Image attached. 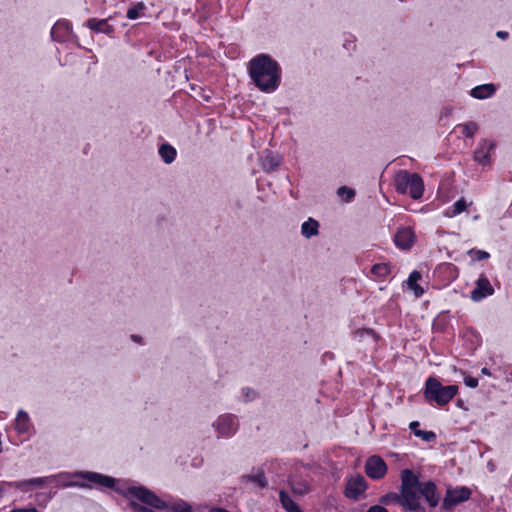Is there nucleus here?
<instances>
[{"label": "nucleus", "mask_w": 512, "mask_h": 512, "mask_svg": "<svg viewBox=\"0 0 512 512\" xmlns=\"http://www.w3.org/2000/svg\"><path fill=\"white\" fill-rule=\"evenodd\" d=\"M54 480H57L59 485L62 486H79L89 488L92 487V485L112 488L115 484L114 478L96 472H65L54 476L32 478L26 481L16 482L13 483V486L18 488H23L24 485L41 486ZM10 485H12V483H10Z\"/></svg>", "instance_id": "nucleus-1"}, {"label": "nucleus", "mask_w": 512, "mask_h": 512, "mask_svg": "<svg viewBox=\"0 0 512 512\" xmlns=\"http://www.w3.org/2000/svg\"><path fill=\"white\" fill-rule=\"evenodd\" d=\"M248 71L255 86L262 92L272 93L280 85L281 67L267 54L253 57L249 61Z\"/></svg>", "instance_id": "nucleus-2"}, {"label": "nucleus", "mask_w": 512, "mask_h": 512, "mask_svg": "<svg viewBox=\"0 0 512 512\" xmlns=\"http://www.w3.org/2000/svg\"><path fill=\"white\" fill-rule=\"evenodd\" d=\"M127 497H134L140 502L146 504L157 510L163 509H171L173 512H191V506L183 501L179 500L172 505H168V503L161 498H159L154 492L148 490L143 486H131L127 488L125 493Z\"/></svg>", "instance_id": "nucleus-3"}, {"label": "nucleus", "mask_w": 512, "mask_h": 512, "mask_svg": "<svg viewBox=\"0 0 512 512\" xmlns=\"http://www.w3.org/2000/svg\"><path fill=\"white\" fill-rule=\"evenodd\" d=\"M458 392V386H443L437 379L429 377L426 380L424 396L427 401L439 406L448 404Z\"/></svg>", "instance_id": "nucleus-4"}, {"label": "nucleus", "mask_w": 512, "mask_h": 512, "mask_svg": "<svg viewBox=\"0 0 512 512\" xmlns=\"http://www.w3.org/2000/svg\"><path fill=\"white\" fill-rule=\"evenodd\" d=\"M394 185L398 193L409 194L413 199H419L423 195V180L416 173H409L406 170H400L395 175Z\"/></svg>", "instance_id": "nucleus-5"}, {"label": "nucleus", "mask_w": 512, "mask_h": 512, "mask_svg": "<svg viewBox=\"0 0 512 512\" xmlns=\"http://www.w3.org/2000/svg\"><path fill=\"white\" fill-rule=\"evenodd\" d=\"M471 496V490L468 487H449L443 500V508L449 510L465 501Z\"/></svg>", "instance_id": "nucleus-6"}, {"label": "nucleus", "mask_w": 512, "mask_h": 512, "mask_svg": "<svg viewBox=\"0 0 512 512\" xmlns=\"http://www.w3.org/2000/svg\"><path fill=\"white\" fill-rule=\"evenodd\" d=\"M213 426L217 430L220 436L230 437L235 434L238 428L237 417L233 414L220 415Z\"/></svg>", "instance_id": "nucleus-7"}, {"label": "nucleus", "mask_w": 512, "mask_h": 512, "mask_svg": "<svg viewBox=\"0 0 512 512\" xmlns=\"http://www.w3.org/2000/svg\"><path fill=\"white\" fill-rule=\"evenodd\" d=\"M365 472L368 477L379 480L387 473V465L380 456L373 455L366 460Z\"/></svg>", "instance_id": "nucleus-8"}, {"label": "nucleus", "mask_w": 512, "mask_h": 512, "mask_svg": "<svg viewBox=\"0 0 512 512\" xmlns=\"http://www.w3.org/2000/svg\"><path fill=\"white\" fill-rule=\"evenodd\" d=\"M366 488V480L362 475L352 476L347 481L345 496L349 499L358 500Z\"/></svg>", "instance_id": "nucleus-9"}, {"label": "nucleus", "mask_w": 512, "mask_h": 512, "mask_svg": "<svg viewBox=\"0 0 512 512\" xmlns=\"http://www.w3.org/2000/svg\"><path fill=\"white\" fill-rule=\"evenodd\" d=\"M420 489H400L402 506L410 511H416L420 508Z\"/></svg>", "instance_id": "nucleus-10"}, {"label": "nucleus", "mask_w": 512, "mask_h": 512, "mask_svg": "<svg viewBox=\"0 0 512 512\" xmlns=\"http://www.w3.org/2000/svg\"><path fill=\"white\" fill-rule=\"evenodd\" d=\"M494 293V289L485 275H480L476 282V287L471 291V299L473 301H480L487 296Z\"/></svg>", "instance_id": "nucleus-11"}, {"label": "nucleus", "mask_w": 512, "mask_h": 512, "mask_svg": "<svg viewBox=\"0 0 512 512\" xmlns=\"http://www.w3.org/2000/svg\"><path fill=\"white\" fill-rule=\"evenodd\" d=\"M414 240V232L409 227L399 228L394 236L395 245L403 250L410 249L414 243Z\"/></svg>", "instance_id": "nucleus-12"}, {"label": "nucleus", "mask_w": 512, "mask_h": 512, "mask_svg": "<svg viewBox=\"0 0 512 512\" xmlns=\"http://www.w3.org/2000/svg\"><path fill=\"white\" fill-rule=\"evenodd\" d=\"M72 29L67 21H58L51 29V37L58 42H65L70 39Z\"/></svg>", "instance_id": "nucleus-13"}, {"label": "nucleus", "mask_w": 512, "mask_h": 512, "mask_svg": "<svg viewBox=\"0 0 512 512\" xmlns=\"http://www.w3.org/2000/svg\"><path fill=\"white\" fill-rule=\"evenodd\" d=\"M494 148V144L487 140H482L478 148L474 152V160L479 164L486 166L490 164V152Z\"/></svg>", "instance_id": "nucleus-14"}, {"label": "nucleus", "mask_w": 512, "mask_h": 512, "mask_svg": "<svg viewBox=\"0 0 512 512\" xmlns=\"http://www.w3.org/2000/svg\"><path fill=\"white\" fill-rule=\"evenodd\" d=\"M420 493V496H424L431 507H436L438 505L439 496L437 494L436 485L433 482L429 481L424 483L420 489Z\"/></svg>", "instance_id": "nucleus-15"}, {"label": "nucleus", "mask_w": 512, "mask_h": 512, "mask_svg": "<svg viewBox=\"0 0 512 512\" xmlns=\"http://www.w3.org/2000/svg\"><path fill=\"white\" fill-rule=\"evenodd\" d=\"M422 485L419 482L417 475L410 469L401 471V486L400 489L419 488Z\"/></svg>", "instance_id": "nucleus-16"}, {"label": "nucleus", "mask_w": 512, "mask_h": 512, "mask_svg": "<svg viewBox=\"0 0 512 512\" xmlns=\"http://www.w3.org/2000/svg\"><path fill=\"white\" fill-rule=\"evenodd\" d=\"M87 26L97 33L110 34L113 32V27L108 23V19L91 18L87 21Z\"/></svg>", "instance_id": "nucleus-17"}, {"label": "nucleus", "mask_w": 512, "mask_h": 512, "mask_svg": "<svg viewBox=\"0 0 512 512\" xmlns=\"http://www.w3.org/2000/svg\"><path fill=\"white\" fill-rule=\"evenodd\" d=\"M495 91L496 87L494 84H483L474 87L470 91V95L476 99H486L491 97L495 93Z\"/></svg>", "instance_id": "nucleus-18"}, {"label": "nucleus", "mask_w": 512, "mask_h": 512, "mask_svg": "<svg viewBox=\"0 0 512 512\" xmlns=\"http://www.w3.org/2000/svg\"><path fill=\"white\" fill-rule=\"evenodd\" d=\"M301 234L307 239L317 236L319 234V222L314 218H308V220L301 225Z\"/></svg>", "instance_id": "nucleus-19"}, {"label": "nucleus", "mask_w": 512, "mask_h": 512, "mask_svg": "<svg viewBox=\"0 0 512 512\" xmlns=\"http://www.w3.org/2000/svg\"><path fill=\"white\" fill-rule=\"evenodd\" d=\"M30 426V419L28 414L20 410L17 414V417L15 419V428L18 431V433H26L29 430Z\"/></svg>", "instance_id": "nucleus-20"}, {"label": "nucleus", "mask_w": 512, "mask_h": 512, "mask_svg": "<svg viewBox=\"0 0 512 512\" xmlns=\"http://www.w3.org/2000/svg\"><path fill=\"white\" fill-rule=\"evenodd\" d=\"M280 502L282 504V507L287 512H303L299 505L295 503L291 497L284 491H280L279 493Z\"/></svg>", "instance_id": "nucleus-21"}, {"label": "nucleus", "mask_w": 512, "mask_h": 512, "mask_svg": "<svg viewBox=\"0 0 512 512\" xmlns=\"http://www.w3.org/2000/svg\"><path fill=\"white\" fill-rule=\"evenodd\" d=\"M159 155L166 164H170L175 160L176 149L170 144H162L159 147Z\"/></svg>", "instance_id": "nucleus-22"}, {"label": "nucleus", "mask_w": 512, "mask_h": 512, "mask_svg": "<svg viewBox=\"0 0 512 512\" xmlns=\"http://www.w3.org/2000/svg\"><path fill=\"white\" fill-rule=\"evenodd\" d=\"M468 207V203L465 198H460L457 200L452 206H450L445 211V216L447 217H455L458 214L462 213Z\"/></svg>", "instance_id": "nucleus-23"}, {"label": "nucleus", "mask_w": 512, "mask_h": 512, "mask_svg": "<svg viewBox=\"0 0 512 512\" xmlns=\"http://www.w3.org/2000/svg\"><path fill=\"white\" fill-rule=\"evenodd\" d=\"M421 279V274L418 271H413L407 280L408 287L414 291L416 297H420L424 290L417 284V282Z\"/></svg>", "instance_id": "nucleus-24"}, {"label": "nucleus", "mask_w": 512, "mask_h": 512, "mask_svg": "<svg viewBox=\"0 0 512 512\" xmlns=\"http://www.w3.org/2000/svg\"><path fill=\"white\" fill-rule=\"evenodd\" d=\"M371 273L376 279H384L391 273L388 263H377L372 266Z\"/></svg>", "instance_id": "nucleus-25"}, {"label": "nucleus", "mask_w": 512, "mask_h": 512, "mask_svg": "<svg viewBox=\"0 0 512 512\" xmlns=\"http://www.w3.org/2000/svg\"><path fill=\"white\" fill-rule=\"evenodd\" d=\"M280 164L278 157L272 155L271 153L267 154L263 159V168L268 171L275 170Z\"/></svg>", "instance_id": "nucleus-26"}, {"label": "nucleus", "mask_w": 512, "mask_h": 512, "mask_svg": "<svg viewBox=\"0 0 512 512\" xmlns=\"http://www.w3.org/2000/svg\"><path fill=\"white\" fill-rule=\"evenodd\" d=\"M146 8L145 4L143 2H138L137 4H135L134 6L130 7L128 10H127V18H129L130 20H135L137 19L141 12Z\"/></svg>", "instance_id": "nucleus-27"}, {"label": "nucleus", "mask_w": 512, "mask_h": 512, "mask_svg": "<svg viewBox=\"0 0 512 512\" xmlns=\"http://www.w3.org/2000/svg\"><path fill=\"white\" fill-rule=\"evenodd\" d=\"M459 128H461L462 130V133L466 136V137H473L474 134L477 132L478 130V124L476 122H473V121H470V122H467V123H464V124H461L458 126Z\"/></svg>", "instance_id": "nucleus-28"}, {"label": "nucleus", "mask_w": 512, "mask_h": 512, "mask_svg": "<svg viewBox=\"0 0 512 512\" xmlns=\"http://www.w3.org/2000/svg\"><path fill=\"white\" fill-rule=\"evenodd\" d=\"M401 493H388L380 498V502L384 505H389L391 503H397L402 506Z\"/></svg>", "instance_id": "nucleus-29"}, {"label": "nucleus", "mask_w": 512, "mask_h": 512, "mask_svg": "<svg viewBox=\"0 0 512 512\" xmlns=\"http://www.w3.org/2000/svg\"><path fill=\"white\" fill-rule=\"evenodd\" d=\"M337 194L342 197L345 202H350L355 197V190L347 186H342L338 188Z\"/></svg>", "instance_id": "nucleus-30"}, {"label": "nucleus", "mask_w": 512, "mask_h": 512, "mask_svg": "<svg viewBox=\"0 0 512 512\" xmlns=\"http://www.w3.org/2000/svg\"><path fill=\"white\" fill-rule=\"evenodd\" d=\"M243 478L247 479L248 481L256 483L261 488L267 486V480L262 472H259L255 475H246Z\"/></svg>", "instance_id": "nucleus-31"}, {"label": "nucleus", "mask_w": 512, "mask_h": 512, "mask_svg": "<svg viewBox=\"0 0 512 512\" xmlns=\"http://www.w3.org/2000/svg\"><path fill=\"white\" fill-rule=\"evenodd\" d=\"M468 255L473 261H482L490 257L489 253L484 250L470 249Z\"/></svg>", "instance_id": "nucleus-32"}, {"label": "nucleus", "mask_w": 512, "mask_h": 512, "mask_svg": "<svg viewBox=\"0 0 512 512\" xmlns=\"http://www.w3.org/2000/svg\"><path fill=\"white\" fill-rule=\"evenodd\" d=\"M414 435L416 437H419V438L423 439L426 442L433 441L436 438V435H435L434 432H432V431H424V430H420V429L414 430Z\"/></svg>", "instance_id": "nucleus-33"}, {"label": "nucleus", "mask_w": 512, "mask_h": 512, "mask_svg": "<svg viewBox=\"0 0 512 512\" xmlns=\"http://www.w3.org/2000/svg\"><path fill=\"white\" fill-rule=\"evenodd\" d=\"M354 336H355V338H359V339H362L365 336H371L374 339L376 337L374 331L371 330V329H360V330H357V331H355Z\"/></svg>", "instance_id": "nucleus-34"}, {"label": "nucleus", "mask_w": 512, "mask_h": 512, "mask_svg": "<svg viewBox=\"0 0 512 512\" xmlns=\"http://www.w3.org/2000/svg\"><path fill=\"white\" fill-rule=\"evenodd\" d=\"M464 382L470 388H476L478 386V379L474 377H465Z\"/></svg>", "instance_id": "nucleus-35"}, {"label": "nucleus", "mask_w": 512, "mask_h": 512, "mask_svg": "<svg viewBox=\"0 0 512 512\" xmlns=\"http://www.w3.org/2000/svg\"><path fill=\"white\" fill-rule=\"evenodd\" d=\"M294 492L299 494H304L310 490V487L307 483L301 484L299 487H293Z\"/></svg>", "instance_id": "nucleus-36"}, {"label": "nucleus", "mask_w": 512, "mask_h": 512, "mask_svg": "<svg viewBox=\"0 0 512 512\" xmlns=\"http://www.w3.org/2000/svg\"><path fill=\"white\" fill-rule=\"evenodd\" d=\"M367 512H388V511H387V509H385L382 506L375 505V506L370 507Z\"/></svg>", "instance_id": "nucleus-37"}, {"label": "nucleus", "mask_w": 512, "mask_h": 512, "mask_svg": "<svg viewBox=\"0 0 512 512\" xmlns=\"http://www.w3.org/2000/svg\"><path fill=\"white\" fill-rule=\"evenodd\" d=\"M243 391H245V396L247 398V400H252L255 398V391L251 390V389H244Z\"/></svg>", "instance_id": "nucleus-38"}, {"label": "nucleus", "mask_w": 512, "mask_h": 512, "mask_svg": "<svg viewBox=\"0 0 512 512\" xmlns=\"http://www.w3.org/2000/svg\"><path fill=\"white\" fill-rule=\"evenodd\" d=\"M10 512H38L35 508H28V509H14V510H11Z\"/></svg>", "instance_id": "nucleus-39"}, {"label": "nucleus", "mask_w": 512, "mask_h": 512, "mask_svg": "<svg viewBox=\"0 0 512 512\" xmlns=\"http://www.w3.org/2000/svg\"><path fill=\"white\" fill-rule=\"evenodd\" d=\"M418 427H419V422L418 421H413L410 423L409 425V428L414 432V430H418Z\"/></svg>", "instance_id": "nucleus-40"}, {"label": "nucleus", "mask_w": 512, "mask_h": 512, "mask_svg": "<svg viewBox=\"0 0 512 512\" xmlns=\"http://www.w3.org/2000/svg\"><path fill=\"white\" fill-rule=\"evenodd\" d=\"M496 35H497V37H499L501 39H506L508 37V32H506V31H498Z\"/></svg>", "instance_id": "nucleus-41"}, {"label": "nucleus", "mask_w": 512, "mask_h": 512, "mask_svg": "<svg viewBox=\"0 0 512 512\" xmlns=\"http://www.w3.org/2000/svg\"><path fill=\"white\" fill-rule=\"evenodd\" d=\"M506 380L507 381H512V368L508 371H506Z\"/></svg>", "instance_id": "nucleus-42"}, {"label": "nucleus", "mask_w": 512, "mask_h": 512, "mask_svg": "<svg viewBox=\"0 0 512 512\" xmlns=\"http://www.w3.org/2000/svg\"><path fill=\"white\" fill-rule=\"evenodd\" d=\"M481 372H482V374L487 375V376H490V375H491V373H490L489 369H488V368H486V367L482 368Z\"/></svg>", "instance_id": "nucleus-43"}, {"label": "nucleus", "mask_w": 512, "mask_h": 512, "mask_svg": "<svg viewBox=\"0 0 512 512\" xmlns=\"http://www.w3.org/2000/svg\"><path fill=\"white\" fill-rule=\"evenodd\" d=\"M132 338H133L134 341H138V337L137 336L134 335V336H132Z\"/></svg>", "instance_id": "nucleus-44"}]
</instances>
